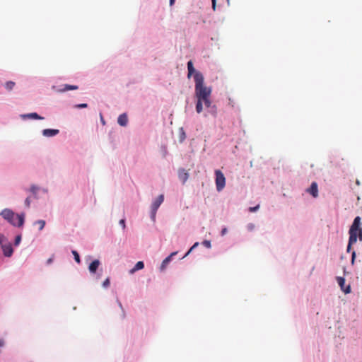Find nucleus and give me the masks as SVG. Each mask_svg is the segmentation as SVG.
<instances>
[{"label":"nucleus","mask_w":362,"mask_h":362,"mask_svg":"<svg viewBox=\"0 0 362 362\" xmlns=\"http://www.w3.org/2000/svg\"><path fill=\"white\" fill-rule=\"evenodd\" d=\"M229 101H230V102H229V104H230V105H231L232 106H233V104H232V103H233V101L231 100V99H230V98H229Z\"/></svg>","instance_id":"obj_37"},{"label":"nucleus","mask_w":362,"mask_h":362,"mask_svg":"<svg viewBox=\"0 0 362 362\" xmlns=\"http://www.w3.org/2000/svg\"><path fill=\"white\" fill-rule=\"evenodd\" d=\"M59 132L58 129H45L42 131V135L46 137H52L58 134Z\"/></svg>","instance_id":"obj_9"},{"label":"nucleus","mask_w":362,"mask_h":362,"mask_svg":"<svg viewBox=\"0 0 362 362\" xmlns=\"http://www.w3.org/2000/svg\"><path fill=\"white\" fill-rule=\"evenodd\" d=\"M178 177L184 184L188 180L189 173L185 169H180L178 170Z\"/></svg>","instance_id":"obj_10"},{"label":"nucleus","mask_w":362,"mask_h":362,"mask_svg":"<svg viewBox=\"0 0 362 362\" xmlns=\"http://www.w3.org/2000/svg\"><path fill=\"white\" fill-rule=\"evenodd\" d=\"M35 224L38 225L39 230H42L45 226V221L44 220H39V221H35Z\"/></svg>","instance_id":"obj_18"},{"label":"nucleus","mask_w":362,"mask_h":362,"mask_svg":"<svg viewBox=\"0 0 362 362\" xmlns=\"http://www.w3.org/2000/svg\"><path fill=\"white\" fill-rule=\"evenodd\" d=\"M23 118L35 119H43V117H40L35 112L29 113L22 115Z\"/></svg>","instance_id":"obj_14"},{"label":"nucleus","mask_w":362,"mask_h":362,"mask_svg":"<svg viewBox=\"0 0 362 362\" xmlns=\"http://www.w3.org/2000/svg\"><path fill=\"white\" fill-rule=\"evenodd\" d=\"M1 249L4 256L9 257L13 255V250L12 248L11 244L9 242L6 243L5 245L1 246Z\"/></svg>","instance_id":"obj_6"},{"label":"nucleus","mask_w":362,"mask_h":362,"mask_svg":"<svg viewBox=\"0 0 362 362\" xmlns=\"http://www.w3.org/2000/svg\"><path fill=\"white\" fill-rule=\"evenodd\" d=\"M101 120H102V122H103V124H105V121L103 120V118H102V119H101Z\"/></svg>","instance_id":"obj_38"},{"label":"nucleus","mask_w":362,"mask_h":362,"mask_svg":"<svg viewBox=\"0 0 362 362\" xmlns=\"http://www.w3.org/2000/svg\"><path fill=\"white\" fill-rule=\"evenodd\" d=\"M77 89H78L77 86L66 84V85H64V88L62 89H61L59 91L64 92V91H68V90H77Z\"/></svg>","instance_id":"obj_16"},{"label":"nucleus","mask_w":362,"mask_h":362,"mask_svg":"<svg viewBox=\"0 0 362 362\" xmlns=\"http://www.w3.org/2000/svg\"><path fill=\"white\" fill-rule=\"evenodd\" d=\"M88 105L86 103H81V104H78L76 105L75 107L76 108H85V107H87Z\"/></svg>","instance_id":"obj_26"},{"label":"nucleus","mask_w":362,"mask_h":362,"mask_svg":"<svg viewBox=\"0 0 362 362\" xmlns=\"http://www.w3.org/2000/svg\"><path fill=\"white\" fill-rule=\"evenodd\" d=\"M119 224L122 226L123 228H125L126 226L124 219H121L119 221Z\"/></svg>","instance_id":"obj_30"},{"label":"nucleus","mask_w":362,"mask_h":362,"mask_svg":"<svg viewBox=\"0 0 362 362\" xmlns=\"http://www.w3.org/2000/svg\"><path fill=\"white\" fill-rule=\"evenodd\" d=\"M182 136L185 137V133L184 132L182 133Z\"/></svg>","instance_id":"obj_40"},{"label":"nucleus","mask_w":362,"mask_h":362,"mask_svg":"<svg viewBox=\"0 0 362 362\" xmlns=\"http://www.w3.org/2000/svg\"><path fill=\"white\" fill-rule=\"evenodd\" d=\"M175 0H170V5L173 6L175 3Z\"/></svg>","instance_id":"obj_33"},{"label":"nucleus","mask_w":362,"mask_h":362,"mask_svg":"<svg viewBox=\"0 0 362 362\" xmlns=\"http://www.w3.org/2000/svg\"><path fill=\"white\" fill-rule=\"evenodd\" d=\"M4 345V341L3 339L0 340V346H3Z\"/></svg>","instance_id":"obj_32"},{"label":"nucleus","mask_w":362,"mask_h":362,"mask_svg":"<svg viewBox=\"0 0 362 362\" xmlns=\"http://www.w3.org/2000/svg\"><path fill=\"white\" fill-rule=\"evenodd\" d=\"M227 233V228H224L221 230V235H224Z\"/></svg>","instance_id":"obj_31"},{"label":"nucleus","mask_w":362,"mask_h":362,"mask_svg":"<svg viewBox=\"0 0 362 362\" xmlns=\"http://www.w3.org/2000/svg\"><path fill=\"white\" fill-rule=\"evenodd\" d=\"M21 236L17 235L15 238L14 245H18L21 243Z\"/></svg>","instance_id":"obj_25"},{"label":"nucleus","mask_w":362,"mask_h":362,"mask_svg":"<svg viewBox=\"0 0 362 362\" xmlns=\"http://www.w3.org/2000/svg\"><path fill=\"white\" fill-rule=\"evenodd\" d=\"M25 204L28 208L30 206V197H27L25 200Z\"/></svg>","instance_id":"obj_27"},{"label":"nucleus","mask_w":362,"mask_h":362,"mask_svg":"<svg viewBox=\"0 0 362 362\" xmlns=\"http://www.w3.org/2000/svg\"><path fill=\"white\" fill-rule=\"evenodd\" d=\"M361 218L356 216L349 229V245H353L357 241V237L359 236L360 240H362V229L360 228Z\"/></svg>","instance_id":"obj_3"},{"label":"nucleus","mask_w":362,"mask_h":362,"mask_svg":"<svg viewBox=\"0 0 362 362\" xmlns=\"http://www.w3.org/2000/svg\"><path fill=\"white\" fill-rule=\"evenodd\" d=\"M202 245L204 246H205L206 247H207V248H211V242L209 240H204L202 242Z\"/></svg>","instance_id":"obj_22"},{"label":"nucleus","mask_w":362,"mask_h":362,"mask_svg":"<svg viewBox=\"0 0 362 362\" xmlns=\"http://www.w3.org/2000/svg\"><path fill=\"white\" fill-rule=\"evenodd\" d=\"M182 136L185 137V133L184 132L182 133Z\"/></svg>","instance_id":"obj_39"},{"label":"nucleus","mask_w":362,"mask_h":362,"mask_svg":"<svg viewBox=\"0 0 362 362\" xmlns=\"http://www.w3.org/2000/svg\"><path fill=\"white\" fill-rule=\"evenodd\" d=\"M72 254H73V255L74 257L75 261L77 263H80L81 262V259H80V257H79L78 253L76 250H72Z\"/></svg>","instance_id":"obj_20"},{"label":"nucleus","mask_w":362,"mask_h":362,"mask_svg":"<svg viewBox=\"0 0 362 362\" xmlns=\"http://www.w3.org/2000/svg\"><path fill=\"white\" fill-rule=\"evenodd\" d=\"M351 245H349V243H348V246H347V251L349 252L350 249H351Z\"/></svg>","instance_id":"obj_34"},{"label":"nucleus","mask_w":362,"mask_h":362,"mask_svg":"<svg viewBox=\"0 0 362 362\" xmlns=\"http://www.w3.org/2000/svg\"><path fill=\"white\" fill-rule=\"evenodd\" d=\"M259 208V205H257V206H255V207H250V208H249V211H250V212H255V211H256Z\"/></svg>","instance_id":"obj_28"},{"label":"nucleus","mask_w":362,"mask_h":362,"mask_svg":"<svg viewBox=\"0 0 362 362\" xmlns=\"http://www.w3.org/2000/svg\"><path fill=\"white\" fill-rule=\"evenodd\" d=\"M117 122L120 126L125 127L128 122L127 115L125 113L120 115L117 118Z\"/></svg>","instance_id":"obj_13"},{"label":"nucleus","mask_w":362,"mask_h":362,"mask_svg":"<svg viewBox=\"0 0 362 362\" xmlns=\"http://www.w3.org/2000/svg\"><path fill=\"white\" fill-rule=\"evenodd\" d=\"M199 245V243H195L192 247L189 250V251L185 254V255L182 258H185V257H187L195 247H197V246Z\"/></svg>","instance_id":"obj_21"},{"label":"nucleus","mask_w":362,"mask_h":362,"mask_svg":"<svg viewBox=\"0 0 362 362\" xmlns=\"http://www.w3.org/2000/svg\"><path fill=\"white\" fill-rule=\"evenodd\" d=\"M100 262L98 259L93 260L89 265L88 269L91 274H95L100 266Z\"/></svg>","instance_id":"obj_12"},{"label":"nucleus","mask_w":362,"mask_h":362,"mask_svg":"<svg viewBox=\"0 0 362 362\" xmlns=\"http://www.w3.org/2000/svg\"><path fill=\"white\" fill-rule=\"evenodd\" d=\"M1 215L13 226L21 227L24 223V214H15L11 210L5 209L1 211Z\"/></svg>","instance_id":"obj_2"},{"label":"nucleus","mask_w":362,"mask_h":362,"mask_svg":"<svg viewBox=\"0 0 362 362\" xmlns=\"http://www.w3.org/2000/svg\"><path fill=\"white\" fill-rule=\"evenodd\" d=\"M177 253V252H173L168 257L163 259L160 267V271H163L165 269L168 263L171 261L172 257L175 256Z\"/></svg>","instance_id":"obj_11"},{"label":"nucleus","mask_w":362,"mask_h":362,"mask_svg":"<svg viewBox=\"0 0 362 362\" xmlns=\"http://www.w3.org/2000/svg\"><path fill=\"white\" fill-rule=\"evenodd\" d=\"M307 192L310 194L313 197L316 198L318 197V187L315 182H312L310 187L307 189Z\"/></svg>","instance_id":"obj_7"},{"label":"nucleus","mask_w":362,"mask_h":362,"mask_svg":"<svg viewBox=\"0 0 362 362\" xmlns=\"http://www.w3.org/2000/svg\"><path fill=\"white\" fill-rule=\"evenodd\" d=\"M212 1V8L214 11L216 10V0H211Z\"/></svg>","instance_id":"obj_29"},{"label":"nucleus","mask_w":362,"mask_h":362,"mask_svg":"<svg viewBox=\"0 0 362 362\" xmlns=\"http://www.w3.org/2000/svg\"><path fill=\"white\" fill-rule=\"evenodd\" d=\"M16 83L15 82L13 81H7L4 86H5V88L8 90V91H11L13 90V88H14Z\"/></svg>","instance_id":"obj_17"},{"label":"nucleus","mask_w":362,"mask_h":362,"mask_svg":"<svg viewBox=\"0 0 362 362\" xmlns=\"http://www.w3.org/2000/svg\"><path fill=\"white\" fill-rule=\"evenodd\" d=\"M6 238L3 235L0 234V245L1 247L6 244V243H8Z\"/></svg>","instance_id":"obj_19"},{"label":"nucleus","mask_w":362,"mask_h":362,"mask_svg":"<svg viewBox=\"0 0 362 362\" xmlns=\"http://www.w3.org/2000/svg\"><path fill=\"white\" fill-rule=\"evenodd\" d=\"M188 74L187 77L190 78L194 74V80L195 82L194 93L195 97L197 98L196 111L197 113H200L203 110V103L205 107L209 108L211 107V88L207 87L204 85V78L203 74L197 71L192 61L187 62Z\"/></svg>","instance_id":"obj_1"},{"label":"nucleus","mask_w":362,"mask_h":362,"mask_svg":"<svg viewBox=\"0 0 362 362\" xmlns=\"http://www.w3.org/2000/svg\"><path fill=\"white\" fill-rule=\"evenodd\" d=\"M144 267V264L142 261H139L135 266L130 270V273L133 274L135 272L142 269Z\"/></svg>","instance_id":"obj_15"},{"label":"nucleus","mask_w":362,"mask_h":362,"mask_svg":"<svg viewBox=\"0 0 362 362\" xmlns=\"http://www.w3.org/2000/svg\"><path fill=\"white\" fill-rule=\"evenodd\" d=\"M38 190V187H36L35 185H32L30 187V191L33 193V194H36V192H37Z\"/></svg>","instance_id":"obj_23"},{"label":"nucleus","mask_w":362,"mask_h":362,"mask_svg":"<svg viewBox=\"0 0 362 362\" xmlns=\"http://www.w3.org/2000/svg\"><path fill=\"white\" fill-rule=\"evenodd\" d=\"M52 262V258H49V259L47 260V264H50Z\"/></svg>","instance_id":"obj_35"},{"label":"nucleus","mask_w":362,"mask_h":362,"mask_svg":"<svg viewBox=\"0 0 362 362\" xmlns=\"http://www.w3.org/2000/svg\"><path fill=\"white\" fill-rule=\"evenodd\" d=\"M164 200V196L163 194L159 195L156 199L153 202L151 205V216L152 218L154 219L156 216V211L160 204L163 203Z\"/></svg>","instance_id":"obj_5"},{"label":"nucleus","mask_w":362,"mask_h":362,"mask_svg":"<svg viewBox=\"0 0 362 362\" xmlns=\"http://www.w3.org/2000/svg\"><path fill=\"white\" fill-rule=\"evenodd\" d=\"M110 286V279L107 278L103 283V286L107 288Z\"/></svg>","instance_id":"obj_24"},{"label":"nucleus","mask_w":362,"mask_h":362,"mask_svg":"<svg viewBox=\"0 0 362 362\" xmlns=\"http://www.w3.org/2000/svg\"><path fill=\"white\" fill-rule=\"evenodd\" d=\"M354 257H355V252H353V253H352V261H354Z\"/></svg>","instance_id":"obj_36"},{"label":"nucleus","mask_w":362,"mask_h":362,"mask_svg":"<svg viewBox=\"0 0 362 362\" xmlns=\"http://www.w3.org/2000/svg\"><path fill=\"white\" fill-rule=\"evenodd\" d=\"M216 175V187L218 192H221L226 185V177L220 170H215Z\"/></svg>","instance_id":"obj_4"},{"label":"nucleus","mask_w":362,"mask_h":362,"mask_svg":"<svg viewBox=\"0 0 362 362\" xmlns=\"http://www.w3.org/2000/svg\"><path fill=\"white\" fill-rule=\"evenodd\" d=\"M337 282L341 287V289L345 293H349L351 292V288L350 286H347L346 288H344L345 285V279L343 277L338 276L337 278Z\"/></svg>","instance_id":"obj_8"}]
</instances>
